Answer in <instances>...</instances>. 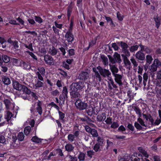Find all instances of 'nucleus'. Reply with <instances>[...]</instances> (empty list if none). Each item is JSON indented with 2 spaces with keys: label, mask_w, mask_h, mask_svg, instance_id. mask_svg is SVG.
Masks as SVG:
<instances>
[{
  "label": "nucleus",
  "mask_w": 161,
  "mask_h": 161,
  "mask_svg": "<svg viewBox=\"0 0 161 161\" xmlns=\"http://www.w3.org/2000/svg\"><path fill=\"white\" fill-rule=\"evenodd\" d=\"M13 86L14 89L19 91V92H21L20 93V95L22 93V92L23 94L25 93L27 94H29L31 93V90L26 86L19 84L17 81H15L13 83Z\"/></svg>",
  "instance_id": "obj_1"
},
{
  "label": "nucleus",
  "mask_w": 161,
  "mask_h": 161,
  "mask_svg": "<svg viewBox=\"0 0 161 161\" xmlns=\"http://www.w3.org/2000/svg\"><path fill=\"white\" fill-rule=\"evenodd\" d=\"M91 120L88 116L85 115H84L83 117L77 116L75 119L76 123L79 125L88 124Z\"/></svg>",
  "instance_id": "obj_2"
},
{
  "label": "nucleus",
  "mask_w": 161,
  "mask_h": 161,
  "mask_svg": "<svg viewBox=\"0 0 161 161\" xmlns=\"http://www.w3.org/2000/svg\"><path fill=\"white\" fill-rule=\"evenodd\" d=\"M84 86V82L80 81L78 82L73 83L70 86V88L74 89V90L80 92L83 90Z\"/></svg>",
  "instance_id": "obj_3"
},
{
  "label": "nucleus",
  "mask_w": 161,
  "mask_h": 161,
  "mask_svg": "<svg viewBox=\"0 0 161 161\" xmlns=\"http://www.w3.org/2000/svg\"><path fill=\"white\" fill-rule=\"evenodd\" d=\"M72 31L69 30L67 31L64 37L65 41L69 44H71L75 39L74 35L72 33Z\"/></svg>",
  "instance_id": "obj_4"
},
{
  "label": "nucleus",
  "mask_w": 161,
  "mask_h": 161,
  "mask_svg": "<svg viewBox=\"0 0 161 161\" xmlns=\"http://www.w3.org/2000/svg\"><path fill=\"white\" fill-rule=\"evenodd\" d=\"M68 91L66 86L63 87L62 93L60 95L59 99L60 102L62 104H64L66 99L68 98Z\"/></svg>",
  "instance_id": "obj_5"
},
{
  "label": "nucleus",
  "mask_w": 161,
  "mask_h": 161,
  "mask_svg": "<svg viewBox=\"0 0 161 161\" xmlns=\"http://www.w3.org/2000/svg\"><path fill=\"white\" fill-rule=\"evenodd\" d=\"M38 71L36 72V75L37 76L38 79L41 80L43 82L44 81L43 76L45 75V70L44 67L38 68Z\"/></svg>",
  "instance_id": "obj_6"
},
{
  "label": "nucleus",
  "mask_w": 161,
  "mask_h": 161,
  "mask_svg": "<svg viewBox=\"0 0 161 161\" xmlns=\"http://www.w3.org/2000/svg\"><path fill=\"white\" fill-rule=\"evenodd\" d=\"M75 105L77 108L80 111L86 109L87 106V103H86L85 102H83L80 100L76 101Z\"/></svg>",
  "instance_id": "obj_7"
},
{
  "label": "nucleus",
  "mask_w": 161,
  "mask_h": 161,
  "mask_svg": "<svg viewBox=\"0 0 161 161\" xmlns=\"http://www.w3.org/2000/svg\"><path fill=\"white\" fill-rule=\"evenodd\" d=\"M140 153H134L133 155H132L130 157V160L131 161H140V158L138 157L140 156ZM119 161H129L124 158H121L119 159Z\"/></svg>",
  "instance_id": "obj_8"
},
{
  "label": "nucleus",
  "mask_w": 161,
  "mask_h": 161,
  "mask_svg": "<svg viewBox=\"0 0 161 161\" xmlns=\"http://www.w3.org/2000/svg\"><path fill=\"white\" fill-rule=\"evenodd\" d=\"M44 60L47 64L52 66L54 64V60L53 58L48 54L44 55Z\"/></svg>",
  "instance_id": "obj_9"
},
{
  "label": "nucleus",
  "mask_w": 161,
  "mask_h": 161,
  "mask_svg": "<svg viewBox=\"0 0 161 161\" xmlns=\"http://www.w3.org/2000/svg\"><path fill=\"white\" fill-rule=\"evenodd\" d=\"M99 70V71L100 74L103 77H109V76L111 75V73L108 69H103L102 67H100L97 68Z\"/></svg>",
  "instance_id": "obj_10"
},
{
  "label": "nucleus",
  "mask_w": 161,
  "mask_h": 161,
  "mask_svg": "<svg viewBox=\"0 0 161 161\" xmlns=\"http://www.w3.org/2000/svg\"><path fill=\"white\" fill-rule=\"evenodd\" d=\"M71 88V91L70 92V94L71 98L77 100L79 99V97L80 95V92L74 90L72 88Z\"/></svg>",
  "instance_id": "obj_11"
},
{
  "label": "nucleus",
  "mask_w": 161,
  "mask_h": 161,
  "mask_svg": "<svg viewBox=\"0 0 161 161\" xmlns=\"http://www.w3.org/2000/svg\"><path fill=\"white\" fill-rule=\"evenodd\" d=\"M42 102L40 100H38L37 102V107L36 109L37 112L40 115H41L42 113Z\"/></svg>",
  "instance_id": "obj_12"
},
{
  "label": "nucleus",
  "mask_w": 161,
  "mask_h": 161,
  "mask_svg": "<svg viewBox=\"0 0 161 161\" xmlns=\"http://www.w3.org/2000/svg\"><path fill=\"white\" fill-rule=\"evenodd\" d=\"M114 77L115 81L119 85V86H121L123 83L121 80L122 76L119 74H115L114 75Z\"/></svg>",
  "instance_id": "obj_13"
},
{
  "label": "nucleus",
  "mask_w": 161,
  "mask_h": 161,
  "mask_svg": "<svg viewBox=\"0 0 161 161\" xmlns=\"http://www.w3.org/2000/svg\"><path fill=\"white\" fill-rule=\"evenodd\" d=\"M135 57L136 59L141 61H143L145 59L144 53L141 51L137 52L136 54Z\"/></svg>",
  "instance_id": "obj_14"
},
{
  "label": "nucleus",
  "mask_w": 161,
  "mask_h": 161,
  "mask_svg": "<svg viewBox=\"0 0 161 161\" xmlns=\"http://www.w3.org/2000/svg\"><path fill=\"white\" fill-rule=\"evenodd\" d=\"M153 19L155 22L156 27L157 29H158L161 25V19L158 14L155 16H154Z\"/></svg>",
  "instance_id": "obj_15"
},
{
  "label": "nucleus",
  "mask_w": 161,
  "mask_h": 161,
  "mask_svg": "<svg viewBox=\"0 0 161 161\" xmlns=\"http://www.w3.org/2000/svg\"><path fill=\"white\" fill-rule=\"evenodd\" d=\"M89 76V74L86 72H81L79 75L78 78L82 80L87 79Z\"/></svg>",
  "instance_id": "obj_16"
},
{
  "label": "nucleus",
  "mask_w": 161,
  "mask_h": 161,
  "mask_svg": "<svg viewBox=\"0 0 161 161\" xmlns=\"http://www.w3.org/2000/svg\"><path fill=\"white\" fill-rule=\"evenodd\" d=\"M2 82L5 85H8L11 83V80L9 77L3 75L1 76Z\"/></svg>",
  "instance_id": "obj_17"
},
{
  "label": "nucleus",
  "mask_w": 161,
  "mask_h": 161,
  "mask_svg": "<svg viewBox=\"0 0 161 161\" xmlns=\"http://www.w3.org/2000/svg\"><path fill=\"white\" fill-rule=\"evenodd\" d=\"M106 113L103 112L97 116V119L99 122H103L106 119Z\"/></svg>",
  "instance_id": "obj_18"
},
{
  "label": "nucleus",
  "mask_w": 161,
  "mask_h": 161,
  "mask_svg": "<svg viewBox=\"0 0 161 161\" xmlns=\"http://www.w3.org/2000/svg\"><path fill=\"white\" fill-rule=\"evenodd\" d=\"M139 152L141 153L143 156L146 158H148L149 157V155L147 153V152L142 147H139L138 148Z\"/></svg>",
  "instance_id": "obj_19"
},
{
  "label": "nucleus",
  "mask_w": 161,
  "mask_h": 161,
  "mask_svg": "<svg viewBox=\"0 0 161 161\" xmlns=\"http://www.w3.org/2000/svg\"><path fill=\"white\" fill-rule=\"evenodd\" d=\"M106 20L108 23L109 24V25L111 27H115V25L112 19L110 17L105 16Z\"/></svg>",
  "instance_id": "obj_20"
},
{
  "label": "nucleus",
  "mask_w": 161,
  "mask_h": 161,
  "mask_svg": "<svg viewBox=\"0 0 161 161\" xmlns=\"http://www.w3.org/2000/svg\"><path fill=\"white\" fill-rule=\"evenodd\" d=\"M110 69L111 71L112 74L113 75L115 74H117L116 73H117L118 72V69L115 66V65H110Z\"/></svg>",
  "instance_id": "obj_21"
},
{
  "label": "nucleus",
  "mask_w": 161,
  "mask_h": 161,
  "mask_svg": "<svg viewBox=\"0 0 161 161\" xmlns=\"http://www.w3.org/2000/svg\"><path fill=\"white\" fill-rule=\"evenodd\" d=\"M65 150L68 152H72L74 148L73 146L70 143L67 144L65 147Z\"/></svg>",
  "instance_id": "obj_22"
},
{
  "label": "nucleus",
  "mask_w": 161,
  "mask_h": 161,
  "mask_svg": "<svg viewBox=\"0 0 161 161\" xmlns=\"http://www.w3.org/2000/svg\"><path fill=\"white\" fill-rule=\"evenodd\" d=\"M68 54L67 56H65L66 58H68L69 57L72 56L75 54V51L74 49H69L68 51Z\"/></svg>",
  "instance_id": "obj_23"
},
{
  "label": "nucleus",
  "mask_w": 161,
  "mask_h": 161,
  "mask_svg": "<svg viewBox=\"0 0 161 161\" xmlns=\"http://www.w3.org/2000/svg\"><path fill=\"white\" fill-rule=\"evenodd\" d=\"M122 56L124 57L123 61L125 65L126 66H128L129 67L131 65V63L128 59L127 56H125L124 54H122Z\"/></svg>",
  "instance_id": "obj_24"
},
{
  "label": "nucleus",
  "mask_w": 161,
  "mask_h": 161,
  "mask_svg": "<svg viewBox=\"0 0 161 161\" xmlns=\"http://www.w3.org/2000/svg\"><path fill=\"white\" fill-rule=\"evenodd\" d=\"M114 57L116 60V62H118L119 64H120L122 61L120 58V56L119 54L117 52H115L114 55Z\"/></svg>",
  "instance_id": "obj_25"
},
{
  "label": "nucleus",
  "mask_w": 161,
  "mask_h": 161,
  "mask_svg": "<svg viewBox=\"0 0 161 161\" xmlns=\"http://www.w3.org/2000/svg\"><path fill=\"white\" fill-rule=\"evenodd\" d=\"M56 154V156L58 155L59 157H62L64 156V154L63 153L62 150L60 148H57L54 150Z\"/></svg>",
  "instance_id": "obj_26"
},
{
  "label": "nucleus",
  "mask_w": 161,
  "mask_h": 161,
  "mask_svg": "<svg viewBox=\"0 0 161 161\" xmlns=\"http://www.w3.org/2000/svg\"><path fill=\"white\" fill-rule=\"evenodd\" d=\"M117 43V44H119V46L122 49L128 48L129 47V46L128 44L125 42L123 41H120L118 42Z\"/></svg>",
  "instance_id": "obj_27"
},
{
  "label": "nucleus",
  "mask_w": 161,
  "mask_h": 161,
  "mask_svg": "<svg viewBox=\"0 0 161 161\" xmlns=\"http://www.w3.org/2000/svg\"><path fill=\"white\" fill-rule=\"evenodd\" d=\"M20 66L22 67L24 69H29L31 68V67L28 63L25 62L23 61L22 63H20Z\"/></svg>",
  "instance_id": "obj_28"
},
{
  "label": "nucleus",
  "mask_w": 161,
  "mask_h": 161,
  "mask_svg": "<svg viewBox=\"0 0 161 161\" xmlns=\"http://www.w3.org/2000/svg\"><path fill=\"white\" fill-rule=\"evenodd\" d=\"M10 61L14 65L19 66L20 65L21 63L19 59L16 58H11Z\"/></svg>",
  "instance_id": "obj_29"
},
{
  "label": "nucleus",
  "mask_w": 161,
  "mask_h": 161,
  "mask_svg": "<svg viewBox=\"0 0 161 161\" xmlns=\"http://www.w3.org/2000/svg\"><path fill=\"white\" fill-rule=\"evenodd\" d=\"M0 66L1 68V70L4 72H6L8 70V64L3 63V62L1 63Z\"/></svg>",
  "instance_id": "obj_30"
},
{
  "label": "nucleus",
  "mask_w": 161,
  "mask_h": 161,
  "mask_svg": "<svg viewBox=\"0 0 161 161\" xmlns=\"http://www.w3.org/2000/svg\"><path fill=\"white\" fill-rule=\"evenodd\" d=\"M139 47V46L137 45L132 46L129 47V51L131 53H135L136 51L138 50Z\"/></svg>",
  "instance_id": "obj_31"
},
{
  "label": "nucleus",
  "mask_w": 161,
  "mask_h": 161,
  "mask_svg": "<svg viewBox=\"0 0 161 161\" xmlns=\"http://www.w3.org/2000/svg\"><path fill=\"white\" fill-rule=\"evenodd\" d=\"M10 57L6 55H3L2 56V59L4 62L3 63H8L11 60Z\"/></svg>",
  "instance_id": "obj_32"
},
{
  "label": "nucleus",
  "mask_w": 161,
  "mask_h": 161,
  "mask_svg": "<svg viewBox=\"0 0 161 161\" xmlns=\"http://www.w3.org/2000/svg\"><path fill=\"white\" fill-rule=\"evenodd\" d=\"M59 70L60 71V74L62 75L64 77L68 79H69L70 78V76L68 75V74L65 71L61 69H60Z\"/></svg>",
  "instance_id": "obj_33"
},
{
  "label": "nucleus",
  "mask_w": 161,
  "mask_h": 161,
  "mask_svg": "<svg viewBox=\"0 0 161 161\" xmlns=\"http://www.w3.org/2000/svg\"><path fill=\"white\" fill-rule=\"evenodd\" d=\"M85 109L86 112L88 115L92 116V115L94 111L92 107H89L88 108H86Z\"/></svg>",
  "instance_id": "obj_34"
},
{
  "label": "nucleus",
  "mask_w": 161,
  "mask_h": 161,
  "mask_svg": "<svg viewBox=\"0 0 161 161\" xmlns=\"http://www.w3.org/2000/svg\"><path fill=\"white\" fill-rule=\"evenodd\" d=\"M110 84L108 83V87L110 90H112L113 89V87L111 86L110 84L112 85L113 88H117L118 87V86H117V85L115 84L114 82V80L112 79H111L110 80Z\"/></svg>",
  "instance_id": "obj_35"
},
{
  "label": "nucleus",
  "mask_w": 161,
  "mask_h": 161,
  "mask_svg": "<svg viewBox=\"0 0 161 161\" xmlns=\"http://www.w3.org/2000/svg\"><path fill=\"white\" fill-rule=\"evenodd\" d=\"M31 141L32 142L37 143H40L42 142L41 139L38 138L36 136L33 137L31 139Z\"/></svg>",
  "instance_id": "obj_36"
},
{
  "label": "nucleus",
  "mask_w": 161,
  "mask_h": 161,
  "mask_svg": "<svg viewBox=\"0 0 161 161\" xmlns=\"http://www.w3.org/2000/svg\"><path fill=\"white\" fill-rule=\"evenodd\" d=\"M74 25V17L72 16L71 17L70 20L69 26L68 30L73 31V27Z\"/></svg>",
  "instance_id": "obj_37"
},
{
  "label": "nucleus",
  "mask_w": 161,
  "mask_h": 161,
  "mask_svg": "<svg viewBox=\"0 0 161 161\" xmlns=\"http://www.w3.org/2000/svg\"><path fill=\"white\" fill-rule=\"evenodd\" d=\"M43 82L41 80L38 79L36 81V83L35 85V86L36 88H40L43 86L44 84Z\"/></svg>",
  "instance_id": "obj_38"
},
{
  "label": "nucleus",
  "mask_w": 161,
  "mask_h": 161,
  "mask_svg": "<svg viewBox=\"0 0 161 161\" xmlns=\"http://www.w3.org/2000/svg\"><path fill=\"white\" fill-rule=\"evenodd\" d=\"M78 158L80 161H84L85 158V154L82 152H80L78 156Z\"/></svg>",
  "instance_id": "obj_39"
},
{
  "label": "nucleus",
  "mask_w": 161,
  "mask_h": 161,
  "mask_svg": "<svg viewBox=\"0 0 161 161\" xmlns=\"http://www.w3.org/2000/svg\"><path fill=\"white\" fill-rule=\"evenodd\" d=\"M134 109L136 114L138 115L139 117H141L142 116L141 111L139 108L136 106H134Z\"/></svg>",
  "instance_id": "obj_40"
},
{
  "label": "nucleus",
  "mask_w": 161,
  "mask_h": 161,
  "mask_svg": "<svg viewBox=\"0 0 161 161\" xmlns=\"http://www.w3.org/2000/svg\"><path fill=\"white\" fill-rule=\"evenodd\" d=\"M90 133L92 135V137H97L98 136L97 130L94 128H92V130H91Z\"/></svg>",
  "instance_id": "obj_41"
},
{
  "label": "nucleus",
  "mask_w": 161,
  "mask_h": 161,
  "mask_svg": "<svg viewBox=\"0 0 161 161\" xmlns=\"http://www.w3.org/2000/svg\"><path fill=\"white\" fill-rule=\"evenodd\" d=\"M119 124L118 121H114L112 122L111 124L110 127L111 128L116 129L119 127Z\"/></svg>",
  "instance_id": "obj_42"
},
{
  "label": "nucleus",
  "mask_w": 161,
  "mask_h": 161,
  "mask_svg": "<svg viewBox=\"0 0 161 161\" xmlns=\"http://www.w3.org/2000/svg\"><path fill=\"white\" fill-rule=\"evenodd\" d=\"M116 15L118 20L120 21H123L125 17L124 15H121L119 11L117 12Z\"/></svg>",
  "instance_id": "obj_43"
},
{
  "label": "nucleus",
  "mask_w": 161,
  "mask_h": 161,
  "mask_svg": "<svg viewBox=\"0 0 161 161\" xmlns=\"http://www.w3.org/2000/svg\"><path fill=\"white\" fill-rule=\"evenodd\" d=\"M62 66L64 67L65 69L69 70L70 69L71 66L69 64H67V63L65 62V61H64L62 62Z\"/></svg>",
  "instance_id": "obj_44"
},
{
  "label": "nucleus",
  "mask_w": 161,
  "mask_h": 161,
  "mask_svg": "<svg viewBox=\"0 0 161 161\" xmlns=\"http://www.w3.org/2000/svg\"><path fill=\"white\" fill-rule=\"evenodd\" d=\"M31 127L29 126L26 127L24 130L25 134L26 135H28L31 131Z\"/></svg>",
  "instance_id": "obj_45"
},
{
  "label": "nucleus",
  "mask_w": 161,
  "mask_h": 161,
  "mask_svg": "<svg viewBox=\"0 0 161 161\" xmlns=\"http://www.w3.org/2000/svg\"><path fill=\"white\" fill-rule=\"evenodd\" d=\"M153 60V58L150 55L148 54L146 56V60L147 63L149 64H150Z\"/></svg>",
  "instance_id": "obj_46"
},
{
  "label": "nucleus",
  "mask_w": 161,
  "mask_h": 161,
  "mask_svg": "<svg viewBox=\"0 0 161 161\" xmlns=\"http://www.w3.org/2000/svg\"><path fill=\"white\" fill-rule=\"evenodd\" d=\"M100 146H101L100 145L96 143L94 146L93 149L96 152H100L101 150Z\"/></svg>",
  "instance_id": "obj_47"
},
{
  "label": "nucleus",
  "mask_w": 161,
  "mask_h": 161,
  "mask_svg": "<svg viewBox=\"0 0 161 161\" xmlns=\"http://www.w3.org/2000/svg\"><path fill=\"white\" fill-rule=\"evenodd\" d=\"M97 144L100 145L102 146L103 145V138L100 137V136H97Z\"/></svg>",
  "instance_id": "obj_48"
},
{
  "label": "nucleus",
  "mask_w": 161,
  "mask_h": 161,
  "mask_svg": "<svg viewBox=\"0 0 161 161\" xmlns=\"http://www.w3.org/2000/svg\"><path fill=\"white\" fill-rule=\"evenodd\" d=\"M13 46V47L14 49L16 50H18L19 47V43L16 40H14V42L12 44Z\"/></svg>",
  "instance_id": "obj_49"
},
{
  "label": "nucleus",
  "mask_w": 161,
  "mask_h": 161,
  "mask_svg": "<svg viewBox=\"0 0 161 161\" xmlns=\"http://www.w3.org/2000/svg\"><path fill=\"white\" fill-rule=\"evenodd\" d=\"M27 20L28 22V23H27V25L30 24V25L31 26L32 25H34L36 24V23L33 19L29 18L27 19Z\"/></svg>",
  "instance_id": "obj_50"
},
{
  "label": "nucleus",
  "mask_w": 161,
  "mask_h": 161,
  "mask_svg": "<svg viewBox=\"0 0 161 161\" xmlns=\"http://www.w3.org/2000/svg\"><path fill=\"white\" fill-rule=\"evenodd\" d=\"M123 52L125 54V56L129 57L130 56V54L128 48H125L122 49Z\"/></svg>",
  "instance_id": "obj_51"
},
{
  "label": "nucleus",
  "mask_w": 161,
  "mask_h": 161,
  "mask_svg": "<svg viewBox=\"0 0 161 161\" xmlns=\"http://www.w3.org/2000/svg\"><path fill=\"white\" fill-rule=\"evenodd\" d=\"M157 66H156L155 64L153 63L149 67V69L152 72L156 71L157 69Z\"/></svg>",
  "instance_id": "obj_52"
},
{
  "label": "nucleus",
  "mask_w": 161,
  "mask_h": 161,
  "mask_svg": "<svg viewBox=\"0 0 161 161\" xmlns=\"http://www.w3.org/2000/svg\"><path fill=\"white\" fill-rule=\"evenodd\" d=\"M107 145L106 149L108 150L109 147L112 146L114 145V143L110 141L108 139L106 140Z\"/></svg>",
  "instance_id": "obj_53"
},
{
  "label": "nucleus",
  "mask_w": 161,
  "mask_h": 161,
  "mask_svg": "<svg viewBox=\"0 0 161 161\" xmlns=\"http://www.w3.org/2000/svg\"><path fill=\"white\" fill-rule=\"evenodd\" d=\"M94 153L92 150L88 151L87 152V155L90 158H92L93 155H94Z\"/></svg>",
  "instance_id": "obj_54"
},
{
  "label": "nucleus",
  "mask_w": 161,
  "mask_h": 161,
  "mask_svg": "<svg viewBox=\"0 0 161 161\" xmlns=\"http://www.w3.org/2000/svg\"><path fill=\"white\" fill-rule=\"evenodd\" d=\"M105 122L106 123V124L108 125H110L112 124L113 122L112 118L110 117H108L106 120H105Z\"/></svg>",
  "instance_id": "obj_55"
},
{
  "label": "nucleus",
  "mask_w": 161,
  "mask_h": 161,
  "mask_svg": "<svg viewBox=\"0 0 161 161\" xmlns=\"http://www.w3.org/2000/svg\"><path fill=\"white\" fill-rule=\"evenodd\" d=\"M24 136L22 132H19L17 136V138L20 141H22L24 139Z\"/></svg>",
  "instance_id": "obj_56"
},
{
  "label": "nucleus",
  "mask_w": 161,
  "mask_h": 161,
  "mask_svg": "<svg viewBox=\"0 0 161 161\" xmlns=\"http://www.w3.org/2000/svg\"><path fill=\"white\" fill-rule=\"evenodd\" d=\"M153 52V49L147 46H145L144 52L147 54H150Z\"/></svg>",
  "instance_id": "obj_57"
},
{
  "label": "nucleus",
  "mask_w": 161,
  "mask_h": 161,
  "mask_svg": "<svg viewBox=\"0 0 161 161\" xmlns=\"http://www.w3.org/2000/svg\"><path fill=\"white\" fill-rule=\"evenodd\" d=\"M75 137L73 134H70L68 136V139L69 141L71 142H73L75 139Z\"/></svg>",
  "instance_id": "obj_58"
},
{
  "label": "nucleus",
  "mask_w": 161,
  "mask_h": 161,
  "mask_svg": "<svg viewBox=\"0 0 161 161\" xmlns=\"http://www.w3.org/2000/svg\"><path fill=\"white\" fill-rule=\"evenodd\" d=\"M35 20L39 23H41L43 22V19L40 17L37 16H35Z\"/></svg>",
  "instance_id": "obj_59"
},
{
  "label": "nucleus",
  "mask_w": 161,
  "mask_h": 161,
  "mask_svg": "<svg viewBox=\"0 0 161 161\" xmlns=\"http://www.w3.org/2000/svg\"><path fill=\"white\" fill-rule=\"evenodd\" d=\"M134 126L136 129L138 130H142V127L137 122H135L134 123Z\"/></svg>",
  "instance_id": "obj_60"
},
{
  "label": "nucleus",
  "mask_w": 161,
  "mask_h": 161,
  "mask_svg": "<svg viewBox=\"0 0 161 161\" xmlns=\"http://www.w3.org/2000/svg\"><path fill=\"white\" fill-rule=\"evenodd\" d=\"M24 46L26 48L29 49L30 51H34L32 47V44L31 43H30L28 45H27L26 44H25Z\"/></svg>",
  "instance_id": "obj_61"
},
{
  "label": "nucleus",
  "mask_w": 161,
  "mask_h": 161,
  "mask_svg": "<svg viewBox=\"0 0 161 161\" xmlns=\"http://www.w3.org/2000/svg\"><path fill=\"white\" fill-rule=\"evenodd\" d=\"M57 50L54 47H53L52 49L50 51V53L52 55L54 56L57 53Z\"/></svg>",
  "instance_id": "obj_62"
},
{
  "label": "nucleus",
  "mask_w": 161,
  "mask_h": 161,
  "mask_svg": "<svg viewBox=\"0 0 161 161\" xmlns=\"http://www.w3.org/2000/svg\"><path fill=\"white\" fill-rule=\"evenodd\" d=\"M63 84V83L62 80H58L56 82V85L58 87L61 88L62 87Z\"/></svg>",
  "instance_id": "obj_63"
},
{
  "label": "nucleus",
  "mask_w": 161,
  "mask_h": 161,
  "mask_svg": "<svg viewBox=\"0 0 161 161\" xmlns=\"http://www.w3.org/2000/svg\"><path fill=\"white\" fill-rule=\"evenodd\" d=\"M153 63L155 64L157 67L161 66V62L158 59H155L153 61Z\"/></svg>",
  "instance_id": "obj_64"
}]
</instances>
